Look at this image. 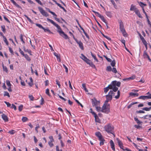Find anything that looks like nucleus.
I'll use <instances>...</instances> for the list:
<instances>
[{"label":"nucleus","instance_id":"obj_8","mask_svg":"<svg viewBox=\"0 0 151 151\" xmlns=\"http://www.w3.org/2000/svg\"><path fill=\"white\" fill-rule=\"evenodd\" d=\"M92 114L94 115L96 122L100 123V120L96 114L94 112H92Z\"/></svg>","mask_w":151,"mask_h":151},{"label":"nucleus","instance_id":"obj_17","mask_svg":"<svg viewBox=\"0 0 151 151\" xmlns=\"http://www.w3.org/2000/svg\"><path fill=\"white\" fill-rule=\"evenodd\" d=\"M11 1L17 8L22 9L21 7L18 5L14 0H11Z\"/></svg>","mask_w":151,"mask_h":151},{"label":"nucleus","instance_id":"obj_56","mask_svg":"<svg viewBox=\"0 0 151 151\" xmlns=\"http://www.w3.org/2000/svg\"><path fill=\"white\" fill-rule=\"evenodd\" d=\"M11 108L12 109H14L15 110H16L17 109L16 106L13 104H12Z\"/></svg>","mask_w":151,"mask_h":151},{"label":"nucleus","instance_id":"obj_10","mask_svg":"<svg viewBox=\"0 0 151 151\" xmlns=\"http://www.w3.org/2000/svg\"><path fill=\"white\" fill-rule=\"evenodd\" d=\"M112 84L114 86H117L119 87L120 86L121 83L119 81L117 82L116 81H112Z\"/></svg>","mask_w":151,"mask_h":151},{"label":"nucleus","instance_id":"obj_48","mask_svg":"<svg viewBox=\"0 0 151 151\" xmlns=\"http://www.w3.org/2000/svg\"><path fill=\"white\" fill-rule=\"evenodd\" d=\"M104 92L105 93H106L109 91V88H108V87H107L106 88H104Z\"/></svg>","mask_w":151,"mask_h":151},{"label":"nucleus","instance_id":"obj_33","mask_svg":"<svg viewBox=\"0 0 151 151\" xmlns=\"http://www.w3.org/2000/svg\"><path fill=\"white\" fill-rule=\"evenodd\" d=\"M148 55L146 51H144L143 54V56L144 58H147V57H148Z\"/></svg>","mask_w":151,"mask_h":151},{"label":"nucleus","instance_id":"obj_57","mask_svg":"<svg viewBox=\"0 0 151 151\" xmlns=\"http://www.w3.org/2000/svg\"><path fill=\"white\" fill-rule=\"evenodd\" d=\"M56 84L58 85V86L59 88H60V82L58 81L57 80L56 81Z\"/></svg>","mask_w":151,"mask_h":151},{"label":"nucleus","instance_id":"obj_63","mask_svg":"<svg viewBox=\"0 0 151 151\" xmlns=\"http://www.w3.org/2000/svg\"><path fill=\"white\" fill-rule=\"evenodd\" d=\"M136 113H145V112L144 111H143L142 110H139V111H136Z\"/></svg>","mask_w":151,"mask_h":151},{"label":"nucleus","instance_id":"obj_64","mask_svg":"<svg viewBox=\"0 0 151 151\" xmlns=\"http://www.w3.org/2000/svg\"><path fill=\"white\" fill-rule=\"evenodd\" d=\"M19 51L20 52V53H21V54L22 55H23V56L25 54H24V53L23 52V51L20 48H19Z\"/></svg>","mask_w":151,"mask_h":151},{"label":"nucleus","instance_id":"obj_26","mask_svg":"<svg viewBox=\"0 0 151 151\" xmlns=\"http://www.w3.org/2000/svg\"><path fill=\"white\" fill-rule=\"evenodd\" d=\"M100 18L106 24V25H107V23L106 22V21L104 19V17L101 15V17Z\"/></svg>","mask_w":151,"mask_h":151},{"label":"nucleus","instance_id":"obj_61","mask_svg":"<svg viewBox=\"0 0 151 151\" xmlns=\"http://www.w3.org/2000/svg\"><path fill=\"white\" fill-rule=\"evenodd\" d=\"M76 102L79 105H80L82 107H83V105L77 99H75Z\"/></svg>","mask_w":151,"mask_h":151},{"label":"nucleus","instance_id":"obj_60","mask_svg":"<svg viewBox=\"0 0 151 151\" xmlns=\"http://www.w3.org/2000/svg\"><path fill=\"white\" fill-rule=\"evenodd\" d=\"M142 109L146 111H149L150 110V108L147 107L144 108Z\"/></svg>","mask_w":151,"mask_h":151},{"label":"nucleus","instance_id":"obj_38","mask_svg":"<svg viewBox=\"0 0 151 151\" xmlns=\"http://www.w3.org/2000/svg\"><path fill=\"white\" fill-rule=\"evenodd\" d=\"M118 88L116 87V86H114L113 87V91H114V92H116L118 90Z\"/></svg>","mask_w":151,"mask_h":151},{"label":"nucleus","instance_id":"obj_54","mask_svg":"<svg viewBox=\"0 0 151 151\" xmlns=\"http://www.w3.org/2000/svg\"><path fill=\"white\" fill-rule=\"evenodd\" d=\"M136 78V76L134 75H133L130 77H129L130 80H133L135 79Z\"/></svg>","mask_w":151,"mask_h":151},{"label":"nucleus","instance_id":"obj_25","mask_svg":"<svg viewBox=\"0 0 151 151\" xmlns=\"http://www.w3.org/2000/svg\"><path fill=\"white\" fill-rule=\"evenodd\" d=\"M134 119L138 124H140L142 123V122L140 121L136 117L134 118Z\"/></svg>","mask_w":151,"mask_h":151},{"label":"nucleus","instance_id":"obj_29","mask_svg":"<svg viewBox=\"0 0 151 151\" xmlns=\"http://www.w3.org/2000/svg\"><path fill=\"white\" fill-rule=\"evenodd\" d=\"M99 141H100L99 144L100 145H101L104 144V142L105 141V140L104 138L101 139Z\"/></svg>","mask_w":151,"mask_h":151},{"label":"nucleus","instance_id":"obj_1","mask_svg":"<svg viewBox=\"0 0 151 151\" xmlns=\"http://www.w3.org/2000/svg\"><path fill=\"white\" fill-rule=\"evenodd\" d=\"M105 131L108 133H111L113 135L114 137H115L114 133V127L111 123H108L104 127Z\"/></svg>","mask_w":151,"mask_h":151},{"label":"nucleus","instance_id":"obj_41","mask_svg":"<svg viewBox=\"0 0 151 151\" xmlns=\"http://www.w3.org/2000/svg\"><path fill=\"white\" fill-rule=\"evenodd\" d=\"M6 84L8 87L11 86V85L10 83V82L9 80H7L6 81Z\"/></svg>","mask_w":151,"mask_h":151},{"label":"nucleus","instance_id":"obj_37","mask_svg":"<svg viewBox=\"0 0 151 151\" xmlns=\"http://www.w3.org/2000/svg\"><path fill=\"white\" fill-rule=\"evenodd\" d=\"M91 55L94 59L97 62H98L99 61L97 59L95 56L93 54H92V52H91Z\"/></svg>","mask_w":151,"mask_h":151},{"label":"nucleus","instance_id":"obj_20","mask_svg":"<svg viewBox=\"0 0 151 151\" xmlns=\"http://www.w3.org/2000/svg\"><path fill=\"white\" fill-rule=\"evenodd\" d=\"M54 55L58 59H59V60L60 62V55H58L57 53L56 52H54Z\"/></svg>","mask_w":151,"mask_h":151},{"label":"nucleus","instance_id":"obj_44","mask_svg":"<svg viewBox=\"0 0 151 151\" xmlns=\"http://www.w3.org/2000/svg\"><path fill=\"white\" fill-rule=\"evenodd\" d=\"M23 107V105H21L19 106L18 109L20 111H22Z\"/></svg>","mask_w":151,"mask_h":151},{"label":"nucleus","instance_id":"obj_49","mask_svg":"<svg viewBox=\"0 0 151 151\" xmlns=\"http://www.w3.org/2000/svg\"><path fill=\"white\" fill-rule=\"evenodd\" d=\"M53 141L50 140L48 142V144L51 147H52L53 145V144L52 142Z\"/></svg>","mask_w":151,"mask_h":151},{"label":"nucleus","instance_id":"obj_23","mask_svg":"<svg viewBox=\"0 0 151 151\" xmlns=\"http://www.w3.org/2000/svg\"><path fill=\"white\" fill-rule=\"evenodd\" d=\"M113 84H112V82H111V83L107 87L109 89H113V87L114 86Z\"/></svg>","mask_w":151,"mask_h":151},{"label":"nucleus","instance_id":"obj_7","mask_svg":"<svg viewBox=\"0 0 151 151\" xmlns=\"http://www.w3.org/2000/svg\"><path fill=\"white\" fill-rule=\"evenodd\" d=\"M139 99L145 100V99H151V94L148 96H141L138 98Z\"/></svg>","mask_w":151,"mask_h":151},{"label":"nucleus","instance_id":"obj_19","mask_svg":"<svg viewBox=\"0 0 151 151\" xmlns=\"http://www.w3.org/2000/svg\"><path fill=\"white\" fill-rule=\"evenodd\" d=\"M2 66L3 67V69L4 71H5L6 73H8V70L7 68L2 63Z\"/></svg>","mask_w":151,"mask_h":151},{"label":"nucleus","instance_id":"obj_39","mask_svg":"<svg viewBox=\"0 0 151 151\" xmlns=\"http://www.w3.org/2000/svg\"><path fill=\"white\" fill-rule=\"evenodd\" d=\"M111 64L112 66L114 67L115 66V60H113V61H111Z\"/></svg>","mask_w":151,"mask_h":151},{"label":"nucleus","instance_id":"obj_24","mask_svg":"<svg viewBox=\"0 0 151 151\" xmlns=\"http://www.w3.org/2000/svg\"><path fill=\"white\" fill-rule=\"evenodd\" d=\"M3 40L5 42L6 44L7 45H9V42L7 40L5 36H3Z\"/></svg>","mask_w":151,"mask_h":151},{"label":"nucleus","instance_id":"obj_43","mask_svg":"<svg viewBox=\"0 0 151 151\" xmlns=\"http://www.w3.org/2000/svg\"><path fill=\"white\" fill-rule=\"evenodd\" d=\"M23 49L24 51L26 52H27L28 53H30L31 52V51L30 50H28L27 49H26L25 48L24 46L23 47Z\"/></svg>","mask_w":151,"mask_h":151},{"label":"nucleus","instance_id":"obj_52","mask_svg":"<svg viewBox=\"0 0 151 151\" xmlns=\"http://www.w3.org/2000/svg\"><path fill=\"white\" fill-rule=\"evenodd\" d=\"M63 66L65 70V72L66 73H68V69L67 67L64 65L63 64Z\"/></svg>","mask_w":151,"mask_h":151},{"label":"nucleus","instance_id":"obj_50","mask_svg":"<svg viewBox=\"0 0 151 151\" xmlns=\"http://www.w3.org/2000/svg\"><path fill=\"white\" fill-rule=\"evenodd\" d=\"M25 58L27 59L29 61H30V59L29 58V57L28 56L27 54L24 55Z\"/></svg>","mask_w":151,"mask_h":151},{"label":"nucleus","instance_id":"obj_16","mask_svg":"<svg viewBox=\"0 0 151 151\" xmlns=\"http://www.w3.org/2000/svg\"><path fill=\"white\" fill-rule=\"evenodd\" d=\"M137 9L136 7L135 6L133 5V4H132L131 6L130 10V11H134Z\"/></svg>","mask_w":151,"mask_h":151},{"label":"nucleus","instance_id":"obj_5","mask_svg":"<svg viewBox=\"0 0 151 151\" xmlns=\"http://www.w3.org/2000/svg\"><path fill=\"white\" fill-rule=\"evenodd\" d=\"M38 9L39 11H40V12L43 16H44L46 17L48 16L49 15L48 14L47 12H46L44 10H43L42 8L40 7H38Z\"/></svg>","mask_w":151,"mask_h":151},{"label":"nucleus","instance_id":"obj_22","mask_svg":"<svg viewBox=\"0 0 151 151\" xmlns=\"http://www.w3.org/2000/svg\"><path fill=\"white\" fill-rule=\"evenodd\" d=\"M129 95L130 96H138L139 95V94L138 93H129Z\"/></svg>","mask_w":151,"mask_h":151},{"label":"nucleus","instance_id":"obj_32","mask_svg":"<svg viewBox=\"0 0 151 151\" xmlns=\"http://www.w3.org/2000/svg\"><path fill=\"white\" fill-rule=\"evenodd\" d=\"M117 95L115 96V98L116 99H118L119 98L120 96V92L119 91H118L117 92Z\"/></svg>","mask_w":151,"mask_h":151},{"label":"nucleus","instance_id":"obj_46","mask_svg":"<svg viewBox=\"0 0 151 151\" xmlns=\"http://www.w3.org/2000/svg\"><path fill=\"white\" fill-rule=\"evenodd\" d=\"M15 131L13 130H12L11 131H9L8 132V133L10 134H13L15 133Z\"/></svg>","mask_w":151,"mask_h":151},{"label":"nucleus","instance_id":"obj_13","mask_svg":"<svg viewBox=\"0 0 151 151\" xmlns=\"http://www.w3.org/2000/svg\"><path fill=\"white\" fill-rule=\"evenodd\" d=\"M110 143L111 145V148L114 151H115L114 145L113 142L112 140H111L110 142Z\"/></svg>","mask_w":151,"mask_h":151},{"label":"nucleus","instance_id":"obj_55","mask_svg":"<svg viewBox=\"0 0 151 151\" xmlns=\"http://www.w3.org/2000/svg\"><path fill=\"white\" fill-rule=\"evenodd\" d=\"M4 102L6 104L7 107H9L11 106V105L9 102L6 101H4Z\"/></svg>","mask_w":151,"mask_h":151},{"label":"nucleus","instance_id":"obj_2","mask_svg":"<svg viewBox=\"0 0 151 151\" xmlns=\"http://www.w3.org/2000/svg\"><path fill=\"white\" fill-rule=\"evenodd\" d=\"M96 110L98 112L101 111L106 114L110 112V108L108 107L104 104L101 108L100 106L95 107Z\"/></svg>","mask_w":151,"mask_h":151},{"label":"nucleus","instance_id":"obj_31","mask_svg":"<svg viewBox=\"0 0 151 151\" xmlns=\"http://www.w3.org/2000/svg\"><path fill=\"white\" fill-rule=\"evenodd\" d=\"M81 55L82 56V57H81V58L84 61H85L87 59V58L83 54H81Z\"/></svg>","mask_w":151,"mask_h":151},{"label":"nucleus","instance_id":"obj_30","mask_svg":"<svg viewBox=\"0 0 151 151\" xmlns=\"http://www.w3.org/2000/svg\"><path fill=\"white\" fill-rule=\"evenodd\" d=\"M106 14L108 17H111V13L110 12H106Z\"/></svg>","mask_w":151,"mask_h":151},{"label":"nucleus","instance_id":"obj_28","mask_svg":"<svg viewBox=\"0 0 151 151\" xmlns=\"http://www.w3.org/2000/svg\"><path fill=\"white\" fill-rule=\"evenodd\" d=\"M106 70L107 71L110 72L111 71L112 68L110 66H108L107 67Z\"/></svg>","mask_w":151,"mask_h":151},{"label":"nucleus","instance_id":"obj_15","mask_svg":"<svg viewBox=\"0 0 151 151\" xmlns=\"http://www.w3.org/2000/svg\"><path fill=\"white\" fill-rule=\"evenodd\" d=\"M79 46V47L83 50H84V47L83 43L81 41H79L78 43Z\"/></svg>","mask_w":151,"mask_h":151},{"label":"nucleus","instance_id":"obj_11","mask_svg":"<svg viewBox=\"0 0 151 151\" xmlns=\"http://www.w3.org/2000/svg\"><path fill=\"white\" fill-rule=\"evenodd\" d=\"M47 20L48 21L50 22L51 23L55 26L57 28H58V27L59 26L58 24L55 23L52 20L48 18H47Z\"/></svg>","mask_w":151,"mask_h":151},{"label":"nucleus","instance_id":"obj_53","mask_svg":"<svg viewBox=\"0 0 151 151\" xmlns=\"http://www.w3.org/2000/svg\"><path fill=\"white\" fill-rule=\"evenodd\" d=\"M57 32L59 33V34L60 35H62V33H61V32H63L61 28H60L59 29H58L57 30Z\"/></svg>","mask_w":151,"mask_h":151},{"label":"nucleus","instance_id":"obj_12","mask_svg":"<svg viewBox=\"0 0 151 151\" xmlns=\"http://www.w3.org/2000/svg\"><path fill=\"white\" fill-rule=\"evenodd\" d=\"M1 117L2 119L5 122H7L8 121L7 116L4 114H3L1 115Z\"/></svg>","mask_w":151,"mask_h":151},{"label":"nucleus","instance_id":"obj_4","mask_svg":"<svg viewBox=\"0 0 151 151\" xmlns=\"http://www.w3.org/2000/svg\"><path fill=\"white\" fill-rule=\"evenodd\" d=\"M119 29L121 32L122 33L124 37H126L127 36V34L125 29L124 28L123 23L122 22H119Z\"/></svg>","mask_w":151,"mask_h":151},{"label":"nucleus","instance_id":"obj_35","mask_svg":"<svg viewBox=\"0 0 151 151\" xmlns=\"http://www.w3.org/2000/svg\"><path fill=\"white\" fill-rule=\"evenodd\" d=\"M4 96H7L9 97H10V95L9 93L6 91H4Z\"/></svg>","mask_w":151,"mask_h":151},{"label":"nucleus","instance_id":"obj_59","mask_svg":"<svg viewBox=\"0 0 151 151\" xmlns=\"http://www.w3.org/2000/svg\"><path fill=\"white\" fill-rule=\"evenodd\" d=\"M20 39L21 41L23 42V43H25L24 42V41L22 37V34L20 35Z\"/></svg>","mask_w":151,"mask_h":151},{"label":"nucleus","instance_id":"obj_45","mask_svg":"<svg viewBox=\"0 0 151 151\" xmlns=\"http://www.w3.org/2000/svg\"><path fill=\"white\" fill-rule=\"evenodd\" d=\"M104 57L106 59V60L108 61L109 62H111L112 61V60L111 59H110L109 58H108L105 55H104Z\"/></svg>","mask_w":151,"mask_h":151},{"label":"nucleus","instance_id":"obj_58","mask_svg":"<svg viewBox=\"0 0 151 151\" xmlns=\"http://www.w3.org/2000/svg\"><path fill=\"white\" fill-rule=\"evenodd\" d=\"M87 64H89V63L91 62V61L89 60L88 59H87L85 61Z\"/></svg>","mask_w":151,"mask_h":151},{"label":"nucleus","instance_id":"obj_42","mask_svg":"<svg viewBox=\"0 0 151 151\" xmlns=\"http://www.w3.org/2000/svg\"><path fill=\"white\" fill-rule=\"evenodd\" d=\"M101 134L99 132H97L95 133V135L97 137H98L99 136H101Z\"/></svg>","mask_w":151,"mask_h":151},{"label":"nucleus","instance_id":"obj_6","mask_svg":"<svg viewBox=\"0 0 151 151\" xmlns=\"http://www.w3.org/2000/svg\"><path fill=\"white\" fill-rule=\"evenodd\" d=\"M91 101L93 106H97L100 104V101H97L95 98L92 99Z\"/></svg>","mask_w":151,"mask_h":151},{"label":"nucleus","instance_id":"obj_47","mask_svg":"<svg viewBox=\"0 0 151 151\" xmlns=\"http://www.w3.org/2000/svg\"><path fill=\"white\" fill-rule=\"evenodd\" d=\"M49 89L48 88H47L46 90V92H45V93H46L47 95L48 96H50V93H49Z\"/></svg>","mask_w":151,"mask_h":151},{"label":"nucleus","instance_id":"obj_14","mask_svg":"<svg viewBox=\"0 0 151 151\" xmlns=\"http://www.w3.org/2000/svg\"><path fill=\"white\" fill-rule=\"evenodd\" d=\"M61 33H62V35H60L61 36L65 39H68V35L66 34H65L64 32H62Z\"/></svg>","mask_w":151,"mask_h":151},{"label":"nucleus","instance_id":"obj_27","mask_svg":"<svg viewBox=\"0 0 151 151\" xmlns=\"http://www.w3.org/2000/svg\"><path fill=\"white\" fill-rule=\"evenodd\" d=\"M22 120L23 122H25L28 120V119L26 117H23Z\"/></svg>","mask_w":151,"mask_h":151},{"label":"nucleus","instance_id":"obj_34","mask_svg":"<svg viewBox=\"0 0 151 151\" xmlns=\"http://www.w3.org/2000/svg\"><path fill=\"white\" fill-rule=\"evenodd\" d=\"M1 28L2 29V31L4 33H5L6 32V29L5 28V26L4 25H2V26H1Z\"/></svg>","mask_w":151,"mask_h":151},{"label":"nucleus","instance_id":"obj_9","mask_svg":"<svg viewBox=\"0 0 151 151\" xmlns=\"http://www.w3.org/2000/svg\"><path fill=\"white\" fill-rule=\"evenodd\" d=\"M116 139L118 145L120 148L123 150H124V149L123 148L124 146L123 145V144L122 142L118 138H117Z\"/></svg>","mask_w":151,"mask_h":151},{"label":"nucleus","instance_id":"obj_40","mask_svg":"<svg viewBox=\"0 0 151 151\" xmlns=\"http://www.w3.org/2000/svg\"><path fill=\"white\" fill-rule=\"evenodd\" d=\"M36 25L40 28H41L42 29H44V27L40 24L36 23Z\"/></svg>","mask_w":151,"mask_h":151},{"label":"nucleus","instance_id":"obj_36","mask_svg":"<svg viewBox=\"0 0 151 151\" xmlns=\"http://www.w3.org/2000/svg\"><path fill=\"white\" fill-rule=\"evenodd\" d=\"M111 71L115 73H116L117 72L116 68L114 67H113L112 68Z\"/></svg>","mask_w":151,"mask_h":151},{"label":"nucleus","instance_id":"obj_3","mask_svg":"<svg viewBox=\"0 0 151 151\" xmlns=\"http://www.w3.org/2000/svg\"><path fill=\"white\" fill-rule=\"evenodd\" d=\"M112 93H113V91L111 90L109 92L108 94L106 96V100L104 104L109 108H110V105L108 103V102L109 101H110L112 99V97L111 94Z\"/></svg>","mask_w":151,"mask_h":151},{"label":"nucleus","instance_id":"obj_18","mask_svg":"<svg viewBox=\"0 0 151 151\" xmlns=\"http://www.w3.org/2000/svg\"><path fill=\"white\" fill-rule=\"evenodd\" d=\"M43 29L44 30V31L45 32H48L49 34H53L52 32H51V31L48 28H45L44 27V29Z\"/></svg>","mask_w":151,"mask_h":151},{"label":"nucleus","instance_id":"obj_51","mask_svg":"<svg viewBox=\"0 0 151 151\" xmlns=\"http://www.w3.org/2000/svg\"><path fill=\"white\" fill-rule=\"evenodd\" d=\"M89 65H90V66H91V67H92V68H96L95 65H94L93 64V63L92 61H91V62H90V63H89Z\"/></svg>","mask_w":151,"mask_h":151},{"label":"nucleus","instance_id":"obj_62","mask_svg":"<svg viewBox=\"0 0 151 151\" xmlns=\"http://www.w3.org/2000/svg\"><path fill=\"white\" fill-rule=\"evenodd\" d=\"M29 98L30 99V100L31 101H33L34 100V97L32 95H29Z\"/></svg>","mask_w":151,"mask_h":151},{"label":"nucleus","instance_id":"obj_21","mask_svg":"<svg viewBox=\"0 0 151 151\" xmlns=\"http://www.w3.org/2000/svg\"><path fill=\"white\" fill-rule=\"evenodd\" d=\"M82 87L84 90L86 92H88V91L86 88V84L85 83H83L82 84Z\"/></svg>","mask_w":151,"mask_h":151}]
</instances>
